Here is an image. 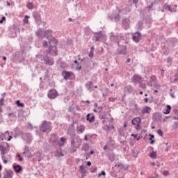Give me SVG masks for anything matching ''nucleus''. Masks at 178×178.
<instances>
[{"instance_id": "obj_1", "label": "nucleus", "mask_w": 178, "mask_h": 178, "mask_svg": "<svg viewBox=\"0 0 178 178\" xmlns=\"http://www.w3.org/2000/svg\"><path fill=\"white\" fill-rule=\"evenodd\" d=\"M39 129L42 133H49L52 131V123L49 121L44 120L40 125Z\"/></svg>"}, {"instance_id": "obj_2", "label": "nucleus", "mask_w": 178, "mask_h": 178, "mask_svg": "<svg viewBox=\"0 0 178 178\" xmlns=\"http://www.w3.org/2000/svg\"><path fill=\"white\" fill-rule=\"evenodd\" d=\"M70 141L71 143V148H79L80 145H81V138L80 136H74L72 138H70Z\"/></svg>"}, {"instance_id": "obj_3", "label": "nucleus", "mask_w": 178, "mask_h": 178, "mask_svg": "<svg viewBox=\"0 0 178 178\" xmlns=\"http://www.w3.org/2000/svg\"><path fill=\"white\" fill-rule=\"evenodd\" d=\"M6 146L8 148H9L10 145L8 143H6V142L0 143V152H1V156L2 159L5 158V155H6V151H8Z\"/></svg>"}, {"instance_id": "obj_4", "label": "nucleus", "mask_w": 178, "mask_h": 178, "mask_svg": "<svg viewBox=\"0 0 178 178\" xmlns=\"http://www.w3.org/2000/svg\"><path fill=\"white\" fill-rule=\"evenodd\" d=\"M47 54L51 56H56L58 55V47L56 46H50L47 51Z\"/></svg>"}, {"instance_id": "obj_5", "label": "nucleus", "mask_w": 178, "mask_h": 178, "mask_svg": "<svg viewBox=\"0 0 178 178\" xmlns=\"http://www.w3.org/2000/svg\"><path fill=\"white\" fill-rule=\"evenodd\" d=\"M42 62L44 63V65H47L48 66H52L54 65V63H55L54 58H49L47 55L44 56Z\"/></svg>"}, {"instance_id": "obj_6", "label": "nucleus", "mask_w": 178, "mask_h": 178, "mask_svg": "<svg viewBox=\"0 0 178 178\" xmlns=\"http://www.w3.org/2000/svg\"><path fill=\"white\" fill-rule=\"evenodd\" d=\"M58 95H59L58 94V91H56V90H55V89L49 90L48 94H47V97L50 99H55V98H56V97H58Z\"/></svg>"}, {"instance_id": "obj_7", "label": "nucleus", "mask_w": 178, "mask_h": 178, "mask_svg": "<svg viewBox=\"0 0 178 178\" xmlns=\"http://www.w3.org/2000/svg\"><path fill=\"white\" fill-rule=\"evenodd\" d=\"M132 40L135 42H140L141 40V33L136 31L132 35Z\"/></svg>"}, {"instance_id": "obj_8", "label": "nucleus", "mask_w": 178, "mask_h": 178, "mask_svg": "<svg viewBox=\"0 0 178 178\" xmlns=\"http://www.w3.org/2000/svg\"><path fill=\"white\" fill-rule=\"evenodd\" d=\"M109 19H111V20L114 19V22H115V23H118V22L120 21V15H119V13L114 12L113 13V15H109Z\"/></svg>"}, {"instance_id": "obj_9", "label": "nucleus", "mask_w": 178, "mask_h": 178, "mask_svg": "<svg viewBox=\"0 0 178 178\" xmlns=\"http://www.w3.org/2000/svg\"><path fill=\"white\" fill-rule=\"evenodd\" d=\"M22 138L24 141H27V143H30L31 141V134L30 133H23L22 134Z\"/></svg>"}, {"instance_id": "obj_10", "label": "nucleus", "mask_w": 178, "mask_h": 178, "mask_svg": "<svg viewBox=\"0 0 178 178\" xmlns=\"http://www.w3.org/2000/svg\"><path fill=\"white\" fill-rule=\"evenodd\" d=\"M122 24L125 30L130 29V19L129 18L122 19Z\"/></svg>"}, {"instance_id": "obj_11", "label": "nucleus", "mask_w": 178, "mask_h": 178, "mask_svg": "<svg viewBox=\"0 0 178 178\" xmlns=\"http://www.w3.org/2000/svg\"><path fill=\"white\" fill-rule=\"evenodd\" d=\"M74 73L72 72H69L64 70L62 72V76H63L64 80H69V77H70Z\"/></svg>"}, {"instance_id": "obj_12", "label": "nucleus", "mask_w": 178, "mask_h": 178, "mask_svg": "<svg viewBox=\"0 0 178 178\" xmlns=\"http://www.w3.org/2000/svg\"><path fill=\"white\" fill-rule=\"evenodd\" d=\"M118 35H115V33L113 32H111L110 33V41L112 42H116L117 41V44L118 45V47H120V42L118 41Z\"/></svg>"}, {"instance_id": "obj_13", "label": "nucleus", "mask_w": 178, "mask_h": 178, "mask_svg": "<svg viewBox=\"0 0 178 178\" xmlns=\"http://www.w3.org/2000/svg\"><path fill=\"white\" fill-rule=\"evenodd\" d=\"M143 80V77H141V76L136 74V75H134L132 77V81L133 83H141V81Z\"/></svg>"}, {"instance_id": "obj_14", "label": "nucleus", "mask_w": 178, "mask_h": 178, "mask_svg": "<svg viewBox=\"0 0 178 178\" xmlns=\"http://www.w3.org/2000/svg\"><path fill=\"white\" fill-rule=\"evenodd\" d=\"M33 17L37 23H38L39 22H41V14H40L39 12H37V11L33 12Z\"/></svg>"}, {"instance_id": "obj_15", "label": "nucleus", "mask_w": 178, "mask_h": 178, "mask_svg": "<svg viewBox=\"0 0 178 178\" xmlns=\"http://www.w3.org/2000/svg\"><path fill=\"white\" fill-rule=\"evenodd\" d=\"M86 120L90 123H92V122L95 121V116H94V113H88L86 115Z\"/></svg>"}, {"instance_id": "obj_16", "label": "nucleus", "mask_w": 178, "mask_h": 178, "mask_svg": "<svg viewBox=\"0 0 178 178\" xmlns=\"http://www.w3.org/2000/svg\"><path fill=\"white\" fill-rule=\"evenodd\" d=\"M35 34L39 38H44V35H45V31H43L42 29H38Z\"/></svg>"}, {"instance_id": "obj_17", "label": "nucleus", "mask_w": 178, "mask_h": 178, "mask_svg": "<svg viewBox=\"0 0 178 178\" xmlns=\"http://www.w3.org/2000/svg\"><path fill=\"white\" fill-rule=\"evenodd\" d=\"M94 34L96 35L93 37V40L95 41V42L99 41L100 38H102V32H101V31L99 32H95Z\"/></svg>"}, {"instance_id": "obj_18", "label": "nucleus", "mask_w": 178, "mask_h": 178, "mask_svg": "<svg viewBox=\"0 0 178 178\" xmlns=\"http://www.w3.org/2000/svg\"><path fill=\"white\" fill-rule=\"evenodd\" d=\"M44 37L47 40H51V38H54V35H52V31L51 30H47L44 31Z\"/></svg>"}, {"instance_id": "obj_19", "label": "nucleus", "mask_w": 178, "mask_h": 178, "mask_svg": "<svg viewBox=\"0 0 178 178\" xmlns=\"http://www.w3.org/2000/svg\"><path fill=\"white\" fill-rule=\"evenodd\" d=\"M118 55H127V46H121V49L118 51Z\"/></svg>"}, {"instance_id": "obj_20", "label": "nucleus", "mask_w": 178, "mask_h": 178, "mask_svg": "<svg viewBox=\"0 0 178 178\" xmlns=\"http://www.w3.org/2000/svg\"><path fill=\"white\" fill-rule=\"evenodd\" d=\"M49 44L50 47H56L58 45V40L55 38L49 39Z\"/></svg>"}, {"instance_id": "obj_21", "label": "nucleus", "mask_w": 178, "mask_h": 178, "mask_svg": "<svg viewBox=\"0 0 178 178\" xmlns=\"http://www.w3.org/2000/svg\"><path fill=\"white\" fill-rule=\"evenodd\" d=\"M162 119V115L159 113H154L152 115V120L154 122H158Z\"/></svg>"}, {"instance_id": "obj_22", "label": "nucleus", "mask_w": 178, "mask_h": 178, "mask_svg": "<svg viewBox=\"0 0 178 178\" xmlns=\"http://www.w3.org/2000/svg\"><path fill=\"white\" fill-rule=\"evenodd\" d=\"M13 168L15 173H20V172H22V170H23V168L22 167V165H20L19 164L13 165Z\"/></svg>"}, {"instance_id": "obj_23", "label": "nucleus", "mask_w": 178, "mask_h": 178, "mask_svg": "<svg viewBox=\"0 0 178 178\" xmlns=\"http://www.w3.org/2000/svg\"><path fill=\"white\" fill-rule=\"evenodd\" d=\"M107 158L110 162H114L115 159H116V156L115 154H113V152H110L107 154Z\"/></svg>"}, {"instance_id": "obj_24", "label": "nucleus", "mask_w": 178, "mask_h": 178, "mask_svg": "<svg viewBox=\"0 0 178 178\" xmlns=\"http://www.w3.org/2000/svg\"><path fill=\"white\" fill-rule=\"evenodd\" d=\"M14 62H20L22 60V56H20V53L17 51L13 54Z\"/></svg>"}, {"instance_id": "obj_25", "label": "nucleus", "mask_w": 178, "mask_h": 178, "mask_svg": "<svg viewBox=\"0 0 178 178\" xmlns=\"http://www.w3.org/2000/svg\"><path fill=\"white\" fill-rule=\"evenodd\" d=\"M131 123L133 126H137V124H140V123H141V118L138 117L133 118Z\"/></svg>"}, {"instance_id": "obj_26", "label": "nucleus", "mask_w": 178, "mask_h": 178, "mask_svg": "<svg viewBox=\"0 0 178 178\" xmlns=\"http://www.w3.org/2000/svg\"><path fill=\"white\" fill-rule=\"evenodd\" d=\"M136 27L137 30H143L144 27V23L143 22V21H138L136 25Z\"/></svg>"}, {"instance_id": "obj_27", "label": "nucleus", "mask_w": 178, "mask_h": 178, "mask_svg": "<svg viewBox=\"0 0 178 178\" xmlns=\"http://www.w3.org/2000/svg\"><path fill=\"white\" fill-rule=\"evenodd\" d=\"M141 113H151V107L146 106L144 108H143Z\"/></svg>"}, {"instance_id": "obj_28", "label": "nucleus", "mask_w": 178, "mask_h": 178, "mask_svg": "<svg viewBox=\"0 0 178 178\" xmlns=\"http://www.w3.org/2000/svg\"><path fill=\"white\" fill-rule=\"evenodd\" d=\"M82 151H84L85 152H87L88 149H90V145L88 143H83L81 147Z\"/></svg>"}, {"instance_id": "obj_29", "label": "nucleus", "mask_w": 178, "mask_h": 178, "mask_svg": "<svg viewBox=\"0 0 178 178\" xmlns=\"http://www.w3.org/2000/svg\"><path fill=\"white\" fill-rule=\"evenodd\" d=\"M118 131L120 136H121V137H124V136H126V134L124 133V127L119 128L118 129Z\"/></svg>"}, {"instance_id": "obj_30", "label": "nucleus", "mask_w": 178, "mask_h": 178, "mask_svg": "<svg viewBox=\"0 0 178 178\" xmlns=\"http://www.w3.org/2000/svg\"><path fill=\"white\" fill-rule=\"evenodd\" d=\"M60 141L62 143H60L59 142H58V144L59 145V147H63V145H65V143H66V138L65 137H61L60 138Z\"/></svg>"}, {"instance_id": "obj_31", "label": "nucleus", "mask_w": 178, "mask_h": 178, "mask_svg": "<svg viewBox=\"0 0 178 178\" xmlns=\"http://www.w3.org/2000/svg\"><path fill=\"white\" fill-rule=\"evenodd\" d=\"M85 86L87 90H88L89 91H91L92 90V88H91V86H92V81H88Z\"/></svg>"}, {"instance_id": "obj_32", "label": "nucleus", "mask_w": 178, "mask_h": 178, "mask_svg": "<svg viewBox=\"0 0 178 178\" xmlns=\"http://www.w3.org/2000/svg\"><path fill=\"white\" fill-rule=\"evenodd\" d=\"M67 134L70 136V138H72L73 137H76V133L74 132L73 130H67Z\"/></svg>"}, {"instance_id": "obj_33", "label": "nucleus", "mask_w": 178, "mask_h": 178, "mask_svg": "<svg viewBox=\"0 0 178 178\" xmlns=\"http://www.w3.org/2000/svg\"><path fill=\"white\" fill-rule=\"evenodd\" d=\"M94 49H95L94 46H92L90 47V53L88 54L89 58H94Z\"/></svg>"}, {"instance_id": "obj_34", "label": "nucleus", "mask_w": 178, "mask_h": 178, "mask_svg": "<svg viewBox=\"0 0 178 178\" xmlns=\"http://www.w3.org/2000/svg\"><path fill=\"white\" fill-rule=\"evenodd\" d=\"M54 156H55L56 158H60V156H65V154H63L62 152L56 151V152L54 153Z\"/></svg>"}, {"instance_id": "obj_35", "label": "nucleus", "mask_w": 178, "mask_h": 178, "mask_svg": "<svg viewBox=\"0 0 178 178\" xmlns=\"http://www.w3.org/2000/svg\"><path fill=\"white\" fill-rule=\"evenodd\" d=\"M170 111H172V106L170 105L166 106V112H164L165 115H169L170 113Z\"/></svg>"}, {"instance_id": "obj_36", "label": "nucleus", "mask_w": 178, "mask_h": 178, "mask_svg": "<svg viewBox=\"0 0 178 178\" xmlns=\"http://www.w3.org/2000/svg\"><path fill=\"white\" fill-rule=\"evenodd\" d=\"M15 104L17 106H19V108H24V103L20 102V100H17Z\"/></svg>"}, {"instance_id": "obj_37", "label": "nucleus", "mask_w": 178, "mask_h": 178, "mask_svg": "<svg viewBox=\"0 0 178 178\" xmlns=\"http://www.w3.org/2000/svg\"><path fill=\"white\" fill-rule=\"evenodd\" d=\"M29 150H25L24 152H23V154H25V156H27V158L29 159H30V158H33V155H31V154H29Z\"/></svg>"}, {"instance_id": "obj_38", "label": "nucleus", "mask_w": 178, "mask_h": 178, "mask_svg": "<svg viewBox=\"0 0 178 178\" xmlns=\"http://www.w3.org/2000/svg\"><path fill=\"white\" fill-rule=\"evenodd\" d=\"M86 130V127L84 125H81L79 128H78V131L80 133H84V131Z\"/></svg>"}, {"instance_id": "obj_39", "label": "nucleus", "mask_w": 178, "mask_h": 178, "mask_svg": "<svg viewBox=\"0 0 178 178\" xmlns=\"http://www.w3.org/2000/svg\"><path fill=\"white\" fill-rule=\"evenodd\" d=\"M149 156L152 159H155V158H156V152L152 151V152L150 153Z\"/></svg>"}, {"instance_id": "obj_40", "label": "nucleus", "mask_w": 178, "mask_h": 178, "mask_svg": "<svg viewBox=\"0 0 178 178\" xmlns=\"http://www.w3.org/2000/svg\"><path fill=\"white\" fill-rule=\"evenodd\" d=\"M131 137H134L135 140H137V141H139L140 140V136H138V134H131Z\"/></svg>"}, {"instance_id": "obj_41", "label": "nucleus", "mask_w": 178, "mask_h": 178, "mask_svg": "<svg viewBox=\"0 0 178 178\" xmlns=\"http://www.w3.org/2000/svg\"><path fill=\"white\" fill-rule=\"evenodd\" d=\"M124 90V91H127V92H131V86H125Z\"/></svg>"}, {"instance_id": "obj_42", "label": "nucleus", "mask_w": 178, "mask_h": 178, "mask_svg": "<svg viewBox=\"0 0 178 178\" xmlns=\"http://www.w3.org/2000/svg\"><path fill=\"white\" fill-rule=\"evenodd\" d=\"M30 17H29L28 15H25L24 19H23L24 23H25L26 24H29V18Z\"/></svg>"}, {"instance_id": "obj_43", "label": "nucleus", "mask_w": 178, "mask_h": 178, "mask_svg": "<svg viewBox=\"0 0 178 178\" xmlns=\"http://www.w3.org/2000/svg\"><path fill=\"white\" fill-rule=\"evenodd\" d=\"M157 134H159L160 137H163V131H162V129L157 130Z\"/></svg>"}, {"instance_id": "obj_44", "label": "nucleus", "mask_w": 178, "mask_h": 178, "mask_svg": "<svg viewBox=\"0 0 178 178\" xmlns=\"http://www.w3.org/2000/svg\"><path fill=\"white\" fill-rule=\"evenodd\" d=\"M68 112H72V113H74V107L70 106L68 108Z\"/></svg>"}, {"instance_id": "obj_45", "label": "nucleus", "mask_w": 178, "mask_h": 178, "mask_svg": "<svg viewBox=\"0 0 178 178\" xmlns=\"http://www.w3.org/2000/svg\"><path fill=\"white\" fill-rule=\"evenodd\" d=\"M170 12H177V8H175L173 6H170V10H168Z\"/></svg>"}, {"instance_id": "obj_46", "label": "nucleus", "mask_w": 178, "mask_h": 178, "mask_svg": "<svg viewBox=\"0 0 178 178\" xmlns=\"http://www.w3.org/2000/svg\"><path fill=\"white\" fill-rule=\"evenodd\" d=\"M3 140H5V134L3 133H1L0 134V141H3Z\"/></svg>"}, {"instance_id": "obj_47", "label": "nucleus", "mask_w": 178, "mask_h": 178, "mask_svg": "<svg viewBox=\"0 0 178 178\" xmlns=\"http://www.w3.org/2000/svg\"><path fill=\"white\" fill-rule=\"evenodd\" d=\"M44 56H42L41 54L36 55V58H38V59H40L42 62V59H44Z\"/></svg>"}, {"instance_id": "obj_48", "label": "nucleus", "mask_w": 178, "mask_h": 178, "mask_svg": "<svg viewBox=\"0 0 178 178\" xmlns=\"http://www.w3.org/2000/svg\"><path fill=\"white\" fill-rule=\"evenodd\" d=\"M80 173L81 174V176H86V173H87V171H86V169L83 168V170H80Z\"/></svg>"}, {"instance_id": "obj_49", "label": "nucleus", "mask_w": 178, "mask_h": 178, "mask_svg": "<svg viewBox=\"0 0 178 178\" xmlns=\"http://www.w3.org/2000/svg\"><path fill=\"white\" fill-rule=\"evenodd\" d=\"M172 127H173V129H175V130H177V129H178V122H175L173 123Z\"/></svg>"}, {"instance_id": "obj_50", "label": "nucleus", "mask_w": 178, "mask_h": 178, "mask_svg": "<svg viewBox=\"0 0 178 178\" xmlns=\"http://www.w3.org/2000/svg\"><path fill=\"white\" fill-rule=\"evenodd\" d=\"M163 8H164L165 10L168 9V10H170V6H169L168 3H165Z\"/></svg>"}, {"instance_id": "obj_51", "label": "nucleus", "mask_w": 178, "mask_h": 178, "mask_svg": "<svg viewBox=\"0 0 178 178\" xmlns=\"http://www.w3.org/2000/svg\"><path fill=\"white\" fill-rule=\"evenodd\" d=\"M77 148L79 147H71V152L74 154V152H77Z\"/></svg>"}, {"instance_id": "obj_52", "label": "nucleus", "mask_w": 178, "mask_h": 178, "mask_svg": "<svg viewBox=\"0 0 178 178\" xmlns=\"http://www.w3.org/2000/svg\"><path fill=\"white\" fill-rule=\"evenodd\" d=\"M42 45L43 47H45V48H48V42H47L46 40H43Z\"/></svg>"}, {"instance_id": "obj_53", "label": "nucleus", "mask_w": 178, "mask_h": 178, "mask_svg": "<svg viewBox=\"0 0 178 178\" xmlns=\"http://www.w3.org/2000/svg\"><path fill=\"white\" fill-rule=\"evenodd\" d=\"M3 101H5L4 98L0 99V106H3V105H5V103H3Z\"/></svg>"}, {"instance_id": "obj_54", "label": "nucleus", "mask_w": 178, "mask_h": 178, "mask_svg": "<svg viewBox=\"0 0 178 178\" xmlns=\"http://www.w3.org/2000/svg\"><path fill=\"white\" fill-rule=\"evenodd\" d=\"M98 176L99 177H101V176H106V172H105V171H102Z\"/></svg>"}, {"instance_id": "obj_55", "label": "nucleus", "mask_w": 178, "mask_h": 178, "mask_svg": "<svg viewBox=\"0 0 178 178\" xmlns=\"http://www.w3.org/2000/svg\"><path fill=\"white\" fill-rule=\"evenodd\" d=\"M5 20H6V17L5 16H3L1 17V19H0V24H2V23H3V22H5Z\"/></svg>"}, {"instance_id": "obj_56", "label": "nucleus", "mask_w": 178, "mask_h": 178, "mask_svg": "<svg viewBox=\"0 0 178 178\" xmlns=\"http://www.w3.org/2000/svg\"><path fill=\"white\" fill-rule=\"evenodd\" d=\"M139 86L140 87V88H143V90H145V88H146V86L143 83V82L139 83Z\"/></svg>"}, {"instance_id": "obj_57", "label": "nucleus", "mask_w": 178, "mask_h": 178, "mask_svg": "<svg viewBox=\"0 0 178 178\" xmlns=\"http://www.w3.org/2000/svg\"><path fill=\"white\" fill-rule=\"evenodd\" d=\"M67 44L68 45H72V44H73V40H72L71 39H68V40H67Z\"/></svg>"}, {"instance_id": "obj_58", "label": "nucleus", "mask_w": 178, "mask_h": 178, "mask_svg": "<svg viewBox=\"0 0 178 178\" xmlns=\"http://www.w3.org/2000/svg\"><path fill=\"white\" fill-rule=\"evenodd\" d=\"M27 8H28V9H33V3H29L27 4Z\"/></svg>"}, {"instance_id": "obj_59", "label": "nucleus", "mask_w": 178, "mask_h": 178, "mask_svg": "<svg viewBox=\"0 0 178 178\" xmlns=\"http://www.w3.org/2000/svg\"><path fill=\"white\" fill-rule=\"evenodd\" d=\"M17 158H19V162L23 161V159H22V156L20 154H17Z\"/></svg>"}, {"instance_id": "obj_60", "label": "nucleus", "mask_w": 178, "mask_h": 178, "mask_svg": "<svg viewBox=\"0 0 178 178\" xmlns=\"http://www.w3.org/2000/svg\"><path fill=\"white\" fill-rule=\"evenodd\" d=\"M149 137H150L149 138V140H154V138H155V136L154 134H149Z\"/></svg>"}, {"instance_id": "obj_61", "label": "nucleus", "mask_w": 178, "mask_h": 178, "mask_svg": "<svg viewBox=\"0 0 178 178\" xmlns=\"http://www.w3.org/2000/svg\"><path fill=\"white\" fill-rule=\"evenodd\" d=\"M81 69H83V67L81 65L75 67V70L78 71L81 70Z\"/></svg>"}, {"instance_id": "obj_62", "label": "nucleus", "mask_w": 178, "mask_h": 178, "mask_svg": "<svg viewBox=\"0 0 178 178\" xmlns=\"http://www.w3.org/2000/svg\"><path fill=\"white\" fill-rule=\"evenodd\" d=\"M175 79H174V83H177V81H178V74H175Z\"/></svg>"}, {"instance_id": "obj_63", "label": "nucleus", "mask_w": 178, "mask_h": 178, "mask_svg": "<svg viewBox=\"0 0 178 178\" xmlns=\"http://www.w3.org/2000/svg\"><path fill=\"white\" fill-rule=\"evenodd\" d=\"M90 172L91 173H95V172H97V168H91Z\"/></svg>"}, {"instance_id": "obj_64", "label": "nucleus", "mask_w": 178, "mask_h": 178, "mask_svg": "<svg viewBox=\"0 0 178 178\" xmlns=\"http://www.w3.org/2000/svg\"><path fill=\"white\" fill-rule=\"evenodd\" d=\"M138 2V0H133V3L135 5V8H137V3Z\"/></svg>"}]
</instances>
